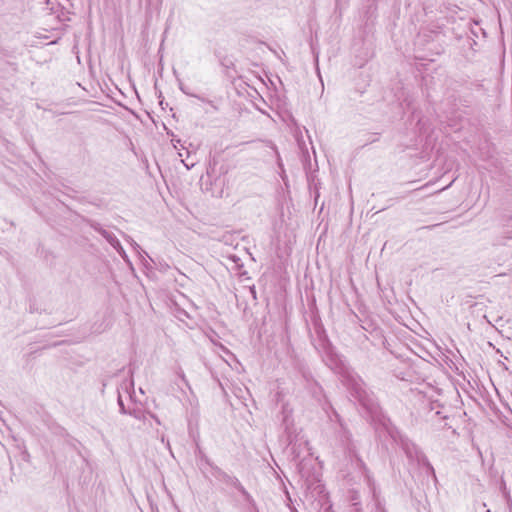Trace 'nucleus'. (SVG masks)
Here are the masks:
<instances>
[{"label": "nucleus", "mask_w": 512, "mask_h": 512, "mask_svg": "<svg viewBox=\"0 0 512 512\" xmlns=\"http://www.w3.org/2000/svg\"><path fill=\"white\" fill-rule=\"evenodd\" d=\"M330 367L342 377V381L351 395L367 410L374 412L376 404L368 392L364 381L339 357L330 359Z\"/></svg>", "instance_id": "nucleus-1"}, {"label": "nucleus", "mask_w": 512, "mask_h": 512, "mask_svg": "<svg viewBox=\"0 0 512 512\" xmlns=\"http://www.w3.org/2000/svg\"><path fill=\"white\" fill-rule=\"evenodd\" d=\"M402 449L411 461H417L418 464L425 466L429 472L435 475L433 466L415 444L408 440H402Z\"/></svg>", "instance_id": "nucleus-2"}, {"label": "nucleus", "mask_w": 512, "mask_h": 512, "mask_svg": "<svg viewBox=\"0 0 512 512\" xmlns=\"http://www.w3.org/2000/svg\"><path fill=\"white\" fill-rule=\"evenodd\" d=\"M90 226L92 229H94L96 232H98L100 235H102L107 242L119 253L121 258L128 262V256L122 247L120 241L118 238L111 232L105 230L99 223L97 222H91Z\"/></svg>", "instance_id": "nucleus-3"}, {"label": "nucleus", "mask_w": 512, "mask_h": 512, "mask_svg": "<svg viewBox=\"0 0 512 512\" xmlns=\"http://www.w3.org/2000/svg\"><path fill=\"white\" fill-rule=\"evenodd\" d=\"M229 483L234 486L245 498L246 501L252 502V496L248 493V491L244 488V486L240 483V481L235 477L229 478Z\"/></svg>", "instance_id": "nucleus-4"}, {"label": "nucleus", "mask_w": 512, "mask_h": 512, "mask_svg": "<svg viewBox=\"0 0 512 512\" xmlns=\"http://www.w3.org/2000/svg\"><path fill=\"white\" fill-rule=\"evenodd\" d=\"M319 502L321 503L319 512H334L332 509V504L326 496L321 497Z\"/></svg>", "instance_id": "nucleus-5"}, {"label": "nucleus", "mask_w": 512, "mask_h": 512, "mask_svg": "<svg viewBox=\"0 0 512 512\" xmlns=\"http://www.w3.org/2000/svg\"><path fill=\"white\" fill-rule=\"evenodd\" d=\"M126 414H129L130 416H132L138 420H145L144 411H142L141 409H138V408L129 409Z\"/></svg>", "instance_id": "nucleus-6"}, {"label": "nucleus", "mask_w": 512, "mask_h": 512, "mask_svg": "<svg viewBox=\"0 0 512 512\" xmlns=\"http://www.w3.org/2000/svg\"><path fill=\"white\" fill-rule=\"evenodd\" d=\"M181 161L184 164V166L186 167V169H188V170L195 166V161L193 159H191V155H190L189 151H187L186 158L181 159Z\"/></svg>", "instance_id": "nucleus-7"}, {"label": "nucleus", "mask_w": 512, "mask_h": 512, "mask_svg": "<svg viewBox=\"0 0 512 512\" xmlns=\"http://www.w3.org/2000/svg\"><path fill=\"white\" fill-rule=\"evenodd\" d=\"M176 374L178 375V377L181 379L182 382H184V384L190 388L189 386V383L186 379V376H185V373L184 371L181 369V368H178L177 371H176Z\"/></svg>", "instance_id": "nucleus-8"}, {"label": "nucleus", "mask_w": 512, "mask_h": 512, "mask_svg": "<svg viewBox=\"0 0 512 512\" xmlns=\"http://www.w3.org/2000/svg\"><path fill=\"white\" fill-rule=\"evenodd\" d=\"M118 405H119V408H120V413L126 414L128 412V410L126 409V407H125V405L123 403L121 395L118 396Z\"/></svg>", "instance_id": "nucleus-9"}, {"label": "nucleus", "mask_w": 512, "mask_h": 512, "mask_svg": "<svg viewBox=\"0 0 512 512\" xmlns=\"http://www.w3.org/2000/svg\"><path fill=\"white\" fill-rule=\"evenodd\" d=\"M503 238L505 240H512V228L504 231Z\"/></svg>", "instance_id": "nucleus-10"}, {"label": "nucleus", "mask_w": 512, "mask_h": 512, "mask_svg": "<svg viewBox=\"0 0 512 512\" xmlns=\"http://www.w3.org/2000/svg\"><path fill=\"white\" fill-rule=\"evenodd\" d=\"M376 509L378 512H386L385 508L382 506L379 500H376Z\"/></svg>", "instance_id": "nucleus-11"}, {"label": "nucleus", "mask_w": 512, "mask_h": 512, "mask_svg": "<svg viewBox=\"0 0 512 512\" xmlns=\"http://www.w3.org/2000/svg\"><path fill=\"white\" fill-rule=\"evenodd\" d=\"M130 242H131V245L134 247L135 250H137V251L141 250V247L139 246V244H137L131 238H130Z\"/></svg>", "instance_id": "nucleus-12"}, {"label": "nucleus", "mask_w": 512, "mask_h": 512, "mask_svg": "<svg viewBox=\"0 0 512 512\" xmlns=\"http://www.w3.org/2000/svg\"><path fill=\"white\" fill-rule=\"evenodd\" d=\"M232 259H233V261H235V262H237V261L239 260V258H238V257H236V256H233V257H232Z\"/></svg>", "instance_id": "nucleus-13"}, {"label": "nucleus", "mask_w": 512, "mask_h": 512, "mask_svg": "<svg viewBox=\"0 0 512 512\" xmlns=\"http://www.w3.org/2000/svg\"><path fill=\"white\" fill-rule=\"evenodd\" d=\"M151 416L156 420L157 423H160L159 419H157L154 415Z\"/></svg>", "instance_id": "nucleus-14"}, {"label": "nucleus", "mask_w": 512, "mask_h": 512, "mask_svg": "<svg viewBox=\"0 0 512 512\" xmlns=\"http://www.w3.org/2000/svg\"><path fill=\"white\" fill-rule=\"evenodd\" d=\"M251 292H252L253 294H255V289H254V287H253V288H251Z\"/></svg>", "instance_id": "nucleus-15"}, {"label": "nucleus", "mask_w": 512, "mask_h": 512, "mask_svg": "<svg viewBox=\"0 0 512 512\" xmlns=\"http://www.w3.org/2000/svg\"><path fill=\"white\" fill-rule=\"evenodd\" d=\"M291 511H292V512H297V510H296V509H292V508H291Z\"/></svg>", "instance_id": "nucleus-16"}]
</instances>
